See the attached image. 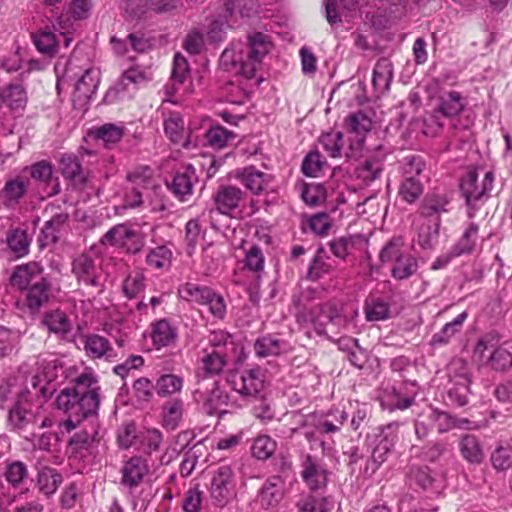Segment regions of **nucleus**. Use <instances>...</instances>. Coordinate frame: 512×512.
Masks as SVG:
<instances>
[{"label":"nucleus","mask_w":512,"mask_h":512,"mask_svg":"<svg viewBox=\"0 0 512 512\" xmlns=\"http://www.w3.org/2000/svg\"><path fill=\"white\" fill-rule=\"evenodd\" d=\"M474 355L493 371L507 372L512 368V339L500 343L497 334L487 333L477 341Z\"/></svg>","instance_id":"4"},{"label":"nucleus","mask_w":512,"mask_h":512,"mask_svg":"<svg viewBox=\"0 0 512 512\" xmlns=\"http://www.w3.org/2000/svg\"><path fill=\"white\" fill-rule=\"evenodd\" d=\"M64 11L56 18L54 27L60 30L64 47L68 48L76 31L75 23L87 19L92 11V0H68Z\"/></svg>","instance_id":"6"},{"label":"nucleus","mask_w":512,"mask_h":512,"mask_svg":"<svg viewBox=\"0 0 512 512\" xmlns=\"http://www.w3.org/2000/svg\"><path fill=\"white\" fill-rule=\"evenodd\" d=\"M37 373L31 379L32 389L35 396L49 398L54 392L53 382L62 370L61 361L52 354H43L37 357Z\"/></svg>","instance_id":"7"},{"label":"nucleus","mask_w":512,"mask_h":512,"mask_svg":"<svg viewBox=\"0 0 512 512\" xmlns=\"http://www.w3.org/2000/svg\"><path fill=\"white\" fill-rule=\"evenodd\" d=\"M100 242L103 245L124 249L128 254H137L145 246V236L128 224L121 223L110 228L101 237Z\"/></svg>","instance_id":"9"},{"label":"nucleus","mask_w":512,"mask_h":512,"mask_svg":"<svg viewBox=\"0 0 512 512\" xmlns=\"http://www.w3.org/2000/svg\"><path fill=\"white\" fill-rule=\"evenodd\" d=\"M285 495V481L279 475L268 477L257 494V502L265 510L278 507Z\"/></svg>","instance_id":"18"},{"label":"nucleus","mask_w":512,"mask_h":512,"mask_svg":"<svg viewBox=\"0 0 512 512\" xmlns=\"http://www.w3.org/2000/svg\"><path fill=\"white\" fill-rule=\"evenodd\" d=\"M390 153L388 147L380 144L371 151L355 168V176L368 185L382 175L384 163Z\"/></svg>","instance_id":"12"},{"label":"nucleus","mask_w":512,"mask_h":512,"mask_svg":"<svg viewBox=\"0 0 512 512\" xmlns=\"http://www.w3.org/2000/svg\"><path fill=\"white\" fill-rule=\"evenodd\" d=\"M184 412V402L175 397L166 401L162 406V422L167 429L174 430L179 426Z\"/></svg>","instance_id":"42"},{"label":"nucleus","mask_w":512,"mask_h":512,"mask_svg":"<svg viewBox=\"0 0 512 512\" xmlns=\"http://www.w3.org/2000/svg\"><path fill=\"white\" fill-rule=\"evenodd\" d=\"M418 268L417 260L409 253H404L393 265L391 275L396 280L411 277Z\"/></svg>","instance_id":"54"},{"label":"nucleus","mask_w":512,"mask_h":512,"mask_svg":"<svg viewBox=\"0 0 512 512\" xmlns=\"http://www.w3.org/2000/svg\"><path fill=\"white\" fill-rule=\"evenodd\" d=\"M62 483V475L56 469L42 466L38 469L36 487L45 496L53 495Z\"/></svg>","instance_id":"36"},{"label":"nucleus","mask_w":512,"mask_h":512,"mask_svg":"<svg viewBox=\"0 0 512 512\" xmlns=\"http://www.w3.org/2000/svg\"><path fill=\"white\" fill-rule=\"evenodd\" d=\"M0 102L13 111L23 110L27 103V95L19 83L9 84L0 92Z\"/></svg>","instance_id":"40"},{"label":"nucleus","mask_w":512,"mask_h":512,"mask_svg":"<svg viewBox=\"0 0 512 512\" xmlns=\"http://www.w3.org/2000/svg\"><path fill=\"white\" fill-rule=\"evenodd\" d=\"M69 215L66 212L56 213L45 222L38 237L41 248L55 244L59 240V235L63 225L68 221Z\"/></svg>","instance_id":"30"},{"label":"nucleus","mask_w":512,"mask_h":512,"mask_svg":"<svg viewBox=\"0 0 512 512\" xmlns=\"http://www.w3.org/2000/svg\"><path fill=\"white\" fill-rule=\"evenodd\" d=\"M235 474L228 464L218 466L212 472L209 493L214 505L225 506L235 494Z\"/></svg>","instance_id":"10"},{"label":"nucleus","mask_w":512,"mask_h":512,"mask_svg":"<svg viewBox=\"0 0 512 512\" xmlns=\"http://www.w3.org/2000/svg\"><path fill=\"white\" fill-rule=\"evenodd\" d=\"M177 338L176 329L167 321L162 319L152 325L151 339L156 348L167 347Z\"/></svg>","instance_id":"43"},{"label":"nucleus","mask_w":512,"mask_h":512,"mask_svg":"<svg viewBox=\"0 0 512 512\" xmlns=\"http://www.w3.org/2000/svg\"><path fill=\"white\" fill-rule=\"evenodd\" d=\"M271 48L272 42L267 34L254 32L248 36L247 43H231L222 52L219 65L224 71L251 79Z\"/></svg>","instance_id":"1"},{"label":"nucleus","mask_w":512,"mask_h":512,"mask_svg":"<svg viewBox=\"0 0 512 512\" xmlns=\"http://www.w3.org/2000/svg\"><path fill=\"white\" fill-rule=\"evenodd\" d=\"M466 104V98L458 91L441 92L433 109L424 117V133L432 137L438 135L448 122L463 112Z\"/></svg>","instance_id":"3"},{"label":"nucleus","mask_w":512,"mask_h":512,"mask_svg":"<svg viewBox=\"0 0 512 512\" xmlns=\"http://www.w3.org/2000/svg\"><path fill=\"white\" fill-rule=\"evenodd\" d=\"M198 176L192 165H186L178 170L170 182H166L168 190L181 202H187L193 195L194 185Z\"/></svg>","instance_id":"16"},{"label":"nucleus","mask_w":512,"mask_h":512,"mask_svg":"<svg viewBox=\"0 0 512 512\" xmlns=\"http://www.w3.org/2000/svg\"><path fill=\"white\" fill-rule=\"evenodd\" d=\"M43 271V267L34 261L18 265L10 277L11 285L18 290H23L30 280L34 282L42 280Z\"/></svg>","instance_id":"28"},{"label":"nucleus","mask_w":512,"mask_h":512,"mask_svg":"<svg viewBox=\"0 0 512 512\" xmlns=\"http://www.w3.org/2000/svg\"><path fill=\"white\" fill-rule=\"evenodd\" d=\"M35 396L34 391L26 389L17 398L14 405L8 412V425L14 431L24 430L29 424L33 423L36 415L32 410L31 399Z\"/></svg>","instance_id":"13"},{"label":"nucleus","mask_w":512,"mask_h":512,"mask_svg":"<svg viewBox=\"0 0 512 512\" xmlns=\"http://www.w3.org/2000/svg\"><path fill=\"white\" fill-rule=\"evenodd\" d=\"M71 272L79 285L102 288V266L92 249L76 255L71 262Z\"/></svg>","instance_id":"8"},{"label":"nucleus","mask_w":512,"mask_h":512,"mask_svg":"<svg viewBox=\"0 0 512 512\" xmlns=\"http://www.w3.org/2000/svg\"><path fill=\"white\" fill-rule=\"evenodd\" d=\"M414 402V397L412 396H402V394L396 390V388H392L391 392L387 393L382 401V406L389 410H405L409 408Z\"/></svg>","instance_id":"61"},{"label":"nucleus","mask_w":512,"mask_h":512,"mask_svg":"<svg viewBox=\"0 0 512 512\" xmlns=\"http://www.w3.org/2000/svg\"><path fill=\"white\" fill-rule=\"evenodd\" d=\"M393 79L392 63L386 59H379L373 69L372 85L377 96L386 93Z\"/></svg>","instance_id":"31"},{"label":"nucleus","mask_w":512,"mask_h":512,"mask_svg":"<svg viewBox=\"0 0 512 512\" xmlns=\"http://www.w3.org/2000/svg\"><path fill=\"white\" fill-rule=\"evenodd\" d=\"M319 143L324 151L332 158H340L344 145L343 134L340 131H330L323 133L319 138Z\"/></svg>","instance_id":"57"},{"label":"nucleus","mask_w":512,"mask_h":512,"mask_svg":"<svg viewBox=\"0 0 512 512\" xmlns=\"http://www.w3.org/2000/svg\"><path fill=\"white\" fill-rule=\"evenodd\" d=\"M460 452L465 460L470 463H481L483 452L479 440L474 435H465L460 441Z\"/></svg>","instance_id":"53"},{"label":"nucleus","mask_w":512,"mask_h":512,"mask_svg":"<svg viewBox=\"0 0 512 512\" xmlns=\"http://www.w3.org/2000/svg\"><path fill=\"white\" fill-rule=\"evenodd\" d=\"M450 198L446 193H430L428 194L422 205L421 214L425 217H432L449 211L448 206Z\"/></svg>","instance_id":"45"},{"label":"nucleus","mask_w":512,"mask_h":512,"mask_svg":"<svg viewBox=\"0 0 512 512\" xmlns=\"http://www.w3.org/2000/svg\"><path fill=\"white\" fill-rule=\"evenodd\" d=\"M425 168V162L421 156L408 155L400 164L403 179H418Z\"/></svg>","instance_id":"59"},{"label":"nucleus","mask_w":512,"mask_h":512,"mask_svg":"<svg viewBox=\"0 0 512 512\" xmlns=\"http://www.w3.org/2000/svg\"><path fill=\"white\" fill-rule=\"evenodd\" d=\"M100 83V71L88 68L75 83V93L78 98L91 99Z\"/></svg>","instance_id":"39"},{"label":"nucleus","mask_w":512,"mask_h":512,"mask_svg":"<svg viewBox=\"0 0 512 512\" xmlns=\"http://www.w3.org/2000/svg\"><path fill=\"white\" fill-rule=\"evenodd\" d=\"M326 164V160L320 152L313 150L304 157L301 170L308 177H318Z\"/></svg>","instance_id":"58"},{"label":"nucleus","mask_w":512,"mask_h":512,"mask_svg":"<svg viewBox=\"0 0 512 512\" xmlns=\"http://www.w3.org/2000/svg\"><path fill=\"white\" fill-rule=\"evenodd\" d=\"M173 253L166 245H160L149 250L145 262L152 269H168Z\"/></svg>","instance_id":"50"},{"label":"nucleus","mask_w":512,"mask_h":512,"mask_svg":"<svg viewBox=\"0 0 512 512\" xmlns=\"http://www.w3.org/2000/svg\"><path fill=\"white\" fill-rule=\"evenodd\" d=\"M29 172L30 177L37 183L49 189L47 196H54L60 193L61 187L58 177H54V167L46 160H41L25 167L23 173Z\"/></svg>","instance_id":"22"},{"label":"nucleus","mask_w":512,"mask_h":512,"mask_svg":"<svg viewBox=\"0 0 512 512\" xmlns=\"http://www.w3.org/2000/svg\"><path fill=\"white\" fill-rule=\"evenodd\" d=\"M70 399L67 394L58 395L56 398L57 408L67 415V419L59 423V427L67 433L76 429L83 419L96 414V402L93 398L83 400L84 403L80 406H73Z\"/></svg>","instance_id":"11"},{"label":"nucleus","mask_w":512,"mask_h":512,"mask_svg":"<svg viewBox=\"0 0 512 512\" xmlns=\"http://www.w3.org/2000/svg\"><path fill=\"white\" fill-rule=\"evenodd\" d=\"M36 49L43 55L53 57L58 53L61 45L64 46L60 30L53 26V30L45 28L32 34Z\"/></svg>","instance_id":"25"},{"label":"nucleus","mask_w":512,"mask_h":512,"mask_svg":"<svg viewBox=\"0 0 512 512\" xmlns=\"http://www.w3.org/2000/svg\"><path fill=\"white\" fill-rule=\"evenodd\" d=\"M97 381L91 373H82L74 380V385L72 388L63 389L59 395L67 394L69 398H71L70 403L73 406H80V404L84 403L83 400H88L89 398H93L94 402H96V411L99 408L100 398H99V388L96 386Z\"/></svg>","instance_id":"15"},{"label":"nucleus","mask_w":512,"mask_h":512,"mask_svg":"<svg viewBox=\"0 0 512 512\" xmlns=\"http://www.w3.org/2000/svg\"><path fill=\"white\" fill-rule=\"evenodd\" d=\"M315 414H308L301 416L297 422V426L291 428L292 434H301L309 442L311 449L315 445H319L322 449V453L326 454L330 447L326 445V442L321 438L322 434L318 431V427L315 424Z\"/></svg>","instance_id":"26"},{"label":"nucleus","mask_w":512,"mask_h":512,"mask_svg":"<svg viewBox=\"0 0 512 512\" xmlns=\"http://www.w3.org/2000/svg\"><path fill=\"white\" fill-rule=\"evenodd\" d=\"M364 310L368 321L387 320L391 316L390 304L382 298L367 300Z\"/></svg>","instance_id":"52"},{"label":"nucleus","mask_w":512,"mask_h":512,"mask_svg":"<svg viewBox=\"0 0 512 512\" xmlns=\"http://www.w3.org/2000/svg\"><path fill=\"white\" fill-rule=\"evenodd\" d=\"M271 182V176L250 166L242 172V183L253 194H260L265 191Z\"/></svg>","instance_id":"41"},{"label":"nucleus","mask_w":512,"mask_h":512,"mask_svg":"<svg viewBox=\"0 0 512 512\" xmlns=\"http://www.w3.org/2000/svg\"><path fill=\"white\" fill-rule=\"evenodd\" d=\"M494 173L487 171L482 180L476 170L470 169L460 180V194L465 200L467 206V216L473 219L477 211L488 199L489 193L493 188Z\"/></svg>","instance_id":"5"},{"label":"nucleus","mask_w":512,"mask_h":512,"mask_svg":"<svg viewBox=\"0 0 512 512\" xmlns=\"http://www.w3.org/2000/svg\"><path fill=\"white\" fill-rule=\"evenodd\" d=\"M276 441L268 435H259L255 438L252 445V454L258 460H267L275 452Z\"/></svg>","instance_id":"60"},{"label":"nucleus","mask_w":512,"mask_h":512,"mask_svg":"<svg viewBox=\"0 0 512 512\" xmlns=\"http://www.w3.org/2000/svg\"><path fill=\"white\" fill-rule=\"evenodd\" d=\"M301 468V477L311 491L327 486L329 472L316 457L306 454L302 459Z\"/></svg>","instance_id":"17"},{"label":"nucleus","mask_w":512,"mask_h":512,"mask_svg":"<svg viewBox=\"0 0 512 512\" xmlns=\"http://www.w3.org/2000/svg\"><path fill=\"white\" fill-rule=\"evenodd\" d=\"M164 131L168 138L175 144H179L184 148L191 147V141L186 137L184 128V120L177 112H172L164 120Z\"/></svg>","instance_id":"32"},{"label":"nucleus","mask_w":512,"mask_h":512,"mask_svg":"<svg viewBox=\"0 0 512 512\" xmlns=\"http://www.w3.org/2000/svg\"><path fill=\"white\" fill-rule=\"evenodd\" d=\"M449 383L471 384V374L468 363L462 358H454L447 367Z\"/></svg>","instance_id":"51"},{"label":"nucleus","mask_w":512,"mask_h":512,"mask_svg":"<svg viewBox=\"0 0 512 512\" xmlns=\"http://www.w3.org/2000/svg\"><path fill=\"white\" fill-rule=\"evenodd\" d=\"M334 501L329 496H319L313 493L301 494L296 502L298 512H331Z\"/></svg>","instance_id":"33"},{"label":"nucleus","mask_w":512,"mask_h":512,"mask_svg":"<svg viewBox=\"0 0 512 512\" xmlns=\"http://www.w3.org/2000/svg\"><path fill=\"white\" fill-rule=\"evenodd\" d=\"M492 466L498 471H506L512 465V446L500 445L491 454Z\"/></svg>","instance_id":"64"},{"label":"nucleus","mask_w":512,"mask_h":512,"mask_svg":"<svg viewBox=\"0 0 512 512\" xmlns=\"http://www.w3.org/2000/svg\"><path fill=\"white\" fill-rule=\"evenodd\" d=\"M29 183L22 175L8 178L0 189V206L15 208L26 195Z\"/></svg>","instance_id":"23"},{"label":"nucleus","mask_w":512,"mask_h":512,"mask_svg":"<svg viewBox=\"0 0 512 512\" xmlns=\"http://www.w3.org/2000/svg\"><path fill=\"white\" fill-rule=\"evenodd\" d=\"M149 472L147 459L142 456H132L125 461L120 469V483L124 487L133 490L137 488Z\"/></svg>","instance_id":"20"},{"label":"nucleus","mask_w":512,"mask_h":512,"mask_svg":"<svg viewBox=\"0 0 512 512\" xmlns=\"http://www.w3.org/2000/svg\"><path fill=\"white\" fill-rule=\"evenodd\" d=\"M296 319L302 325H311L319 336L332 339L331 334H339L350 324V319L333 301L313 304L309 307L297 306Z\"/></svg>","instance_id":"2"},{"label":"nucleus","mask_w":512,"mask_h":512,"mask_svg":"<svg viewBox=\"0 0 512 512\" xmlns=\"http://www.w3.org/2000/svg\"><path fill=\"white\" fill-rule=\"evenodd\" d=\"M467 317L468 314L464 311L457 315L452 321L446 323L440 331L432 336L430 345L434 348L447 345L451 339L462 330Z\"/></svg>","instance_id":"34"},{"label":"nucleus","mask_w":512,"mask_h":512,"mask_svg":"<svg viewBox=\"0 0 512 512\" xmlns=\"http://www.w3.org/2000/svg\"><path fill=\"white\" fill-rule=\"evenodd\" d=\"M265 383V374L259 367L245 369L231 381L233 390L246 398L259 397L265 388Z\"/></svg>","instance_id":"14"},{"label":"nucleus","mask_w":512,"mask_h":512,"mask_svg":"<svg viewBox=\"0 0 512 512\" xmlns=\"http://www.w3.org/2000/svg\"><path fill=\"white\" fill-rule=\"evenodd\" d=\"M245 193L234 185H220L213 193L215 209L222 215L232 216L243 201Z\"/></svg>","instance_id":"19"},{"label":"nucleus","mask_w":512,"mask_h":512,"mask_svg":"<svg viewBox=\"0 0 512 512\" xmlns=\"http://www.w3.org/2000/svg\"><path fill=\"white\" fill-rule=\"evenodd\" d=\"M224 10L226 21L237 13L241 18H250L259 12L258 0H225Z\"/></svg>","instance_id":"44"},{"label":"nucleus","mask_w":512,"mask_h":512,"mask_svg":"<svg viewBox=\"0 0 512 512\" xmlns=\"http://www.w3.org/2000/svg\"><path fill=\"white\" fill-rule=\"evenodd\" d=\"M50 295L51 283L48 280L22 293V299L29 312L35 314L49 302Z\"/></svg>","instance_id":"29"},{"label":"nucleus","mask_w":512,"mask_h":512,"mask_svg":"<svg viewBox=\"0 0 512 512\" xmlns=\"http://www.w3.org/2000/svg\"><path fill=\"white\" fill-rule=\"evenodd\" d=\"M207 143L214 149L224 148L235 135L222 126H212L205 134Z\"/></svg>","instance_id":"62"},{"label":"nucleus","mask_w":512,"mask_h":512,"mask_svg":"<svg viewBox=\"0 0 512 512\" xmlns=\"http://www.w3.org/2000/svg\"><path fill=\"white\" fill-rule=\"evenodd\" d=\"M228 364L226 352L220 349H204L199 359L197 378L206 379L220 375Z\"/></svg>","instance_id":"21"},{"label":"nucleus","mask_w":512,"mask_h":512,"mask_svg":"<svg viewBox=\"0 0 512 512\" xmlns=\"http://www.w3.org/2000/svg\"><path fill=\"white\" fill-rule=\"evenodd\" d=\"M184 380L176 374H162L155 382V392L159 397L165 398L180 393Z\"/></svg>","instance_id":"46"},{"label":"nucleus","mask_w":512,"mask_h":512,"mask_svg":"<svg viewBox=\"0 0 512 512\" xmlns=\"http://www.w3.org/2000/svg\"><path fill=\"white\" fill-rule=\"evenodd\" d=\"M478 232L479 225L477 223L470 222L466 226L461 237L451 247L452 255L460 257L462 255L472 254L476 248Z\"/></svg>","instance_id":"37"},{"label":"nucleus","mask_w":512,"mask_h":512,"mask_svg":"<svg viewBox=\"0 0 512 512\" xmlns=\"http://www.w3.org/2000/svg\"><path fill=\"white\" fill-rule=\"evenodd\" d=\"M59 170L65 179L85 182V177L82 175V165L80 159L75 154H64L59 160Z\"/></svg>","instance_id":"47"},{"label":"nucleus","mask_w":512,"mask_h":512,"mask_svg":"<svg viewBox=\"0 0 512 512\" xmlns=\"http://www.w3.org/2000/svg\"><path fill=\"white\" fill-rule=\"evenodd\" d=\"M83 346L86 355L93 360L104 359L108 362H113L118 356L109 340L98 334L86 335Z\"/></svg>","instance_id":"24"},{"label":"nucleus","mask_w":512,"mask_h":512,"mask_svg":"<svg viewBox=\"0 0 512 512\" xmlns=\"http://www.w3.org/2000/svg\"><path fill=\"white\" fill-rule=\"evenodd\" d=\"M146 287V277L142 270L130 271L122 283V292L129 298H136Z\"/></svg>","instance_id":"48"},{"label":"nucleus","mask_w":512,"mask_h":512,"mask_svg":"<svg viewBox=\"0 0 512 512\" xmlns=\"http://www.w3.org/2000/svg\"><path fill=\"white\" fill-rule=\"evenodd\" d=\"M42 325L59 339H66L72 331L71 320L59 309L47 312L42 319Z\"/></svg>","instance_id":"27"},{"label":"nucleus","mask_w":512,"mask_h":512,"mask_svg":"<svg viewBox=\"0 0 512 512\" xmlns=\"http://www.w3.org/2000/svg\"><path fill=\"white\" fill-rule=\"evenodd\" d=\"M348 420V413L344 410L330 411L326 415L315 414V424L322 435H331L339 432Z\"/></svg>","instance_id":"35"},{"label":"nucleus","mask_w":512,"mask_h":512,"mask_svg":"<svg viewBox=\"0 0 512 512\" xmlns=\"http://www.w3.org/2000/svg\"><path fill=\"white\" fill-rule=\"evenodd\" d=\"M210 290L208 286L188 282L179 287L178 293L183 300L202 305L207 300Z\"/></svg>","instance_id":"55"},{"label":"nucleus","mask_w":512,"mask_h":512,"mask_svg":"<svg viewBox=\"0 0 512 512\" xmlns=\"http://www.w3.org/2000/svg\"><path fill=\"white\" fill-rule=\"evenodd\" d=\"M128 181L133 187L141 190L153 189L155 187L154 171L149 166H141L127 175Z\"/></svg>","instance_id":"56"},{"label":"nucleus","mask_w":512,"mask_h":512,"mask_svg":"<svg viewBox=\"0 0 512 512\" xmlns=\"http://www.w3.org/2000/svg\"><path fill=\"white\" fill-rule=\"evenodd\" d=\"M287 343L278 337L267 334L256 339L254 351L257 357L277 356L286 351Z\"/></svg>","instance_id":"38"},{"label":"nucleus","mask_w":512,"mask_h":512,"mask_svg":"<svg viewBox=\"0 0 512 512\" xmlns=\"http://www.w3.org/2000/svg\"><path fill=\"white\" fill-rule=\"evenodd\" d=\"M347 129L350 133L359 137V142H363L364 136L371 130L372 121L362 111H357L346 117Z\"/></svg>","instance_id":"49"},{"label":"nucleus","mask_w":512,"mask_h":512,"mask_svg":"<svg viewBox=\"0 0 512 512\" xmlns=\"http://www.w3.org/2000/svg\"><path fill=\"white\" fill-rule=\"evenodd\" d=\"M301 198L310 206H317L325 201L326 189L319 183H304L301 190Z\"/></svg>","instance_id":"63"}]
</instances>
